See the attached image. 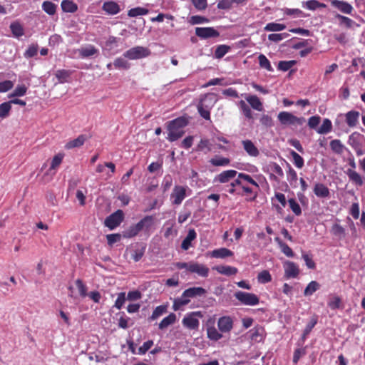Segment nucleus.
Returning a JSON list of instances; mask_svg holds the SVG:
<instances>
[{
  "mask_svg": "<svg viewBox=\"0 0 365 365\" xmlns=\"http://www.w3.org/2000/svg\"><path fill=\"white\" fill-rule=\"evenodd\" d=\"M288 203L291 210L296 216H299L302 215L301 207L294 198L289 199Z\"/></svg>",
  "mask_w": 365,
  "mask_h": 365,
  "instance_id": "nucleus-55",
  "label": "nucleus"
},
{
  "mask_svg": "<svg viewBox=\"0 0 365 365\" xmlns=\"http://www.w3.org/2000/svg\"><path fill=\"white\" fill-rule=\"evenodd\" d=\"M76 286L78 290V292H79V295L81 297H87L88 295V293H87V290H88V288L86 287V285L83 283V282L80 279H78L76 280Z\"/></svg>",
  "mask_w": 365,
  "mask_h": 365,
  "instance_id": "nucleus-62",
  "label": "nucleus"
},
{
  "mask_svg": "<svg viewBox=\"0 0 365 365\" xmlns=\"http://www.w3.org/2000/svg\"><path fill=\"white\" fill-rule=\"evenodd\" d=\"M320 288V284L317 281H312L306 287L304 294L306 297L312 295L316 291Z\"/></svg>",
  "mask_w": 365,
  "mask_h": 365,
  "instance_id": "nucleus-48",
  "label": "nucleus"
},
{
  "mask_svg": "<svg viewBox=\"0 0 365 365\" xmlns=\"http://www.w3.org/2000/svg\"><path fill=\"white\" fill-rule=\"evenodd\" d=\"M196 151H202L207 153L211 150V144L208 139H201L195 148Z\"/></svg>",
  "mask_w": 365,
  "mask_h": 365,
  "instance_id": "nucleus-50",
  "label": "nucleus"
},
{
  "mask_svg": "<svg viewBox=\"0 0 365 365\" xmlns=\"http://www.w3.org/2000/svg\"><path fill=\"white\" fill-rule=\"evenodd\" d=\"M148 13L149 10L148 9L138 6L130 9L128 12V16L129 17L133 18L139 16L147 15Z\"/></svg>",
  "mask_w": 365,
  "mask_h": 365,
  "instance_id": "nucleus-45",
  "label": "nucleus"
},
{
  "mask_svg": "<svg viewBox=\"0 0 365 365\" xmlns=\"http://www.w3.org/2000/svg\"><path fill=\"white\" fill-rule=\"evenodd\" d=\"M203 314L200 311L192 312L186 314L182 320V325L190 330H197L200 327V319Z\"/></svg>",
  "mask_w": 365,
  "mask_h": 365,
  "instance_id": "nucleus-8",
  "label": "nucleus"
},
{
  "mask_svg": "<svg viewBox=\"0 0 365 365\" xmlns=\"http://www.w3.org/2000/svg\"><path fill=\"white\" fill-rule=\"evenodd\" d=\"M259 190V184L248 174L238 173L237 178L229 185L225 186V190L230 195L249 196L250 200L257 197Z\"/></svg>",
  "mask_w": 365,
  "mask_h": 365,
  "instance_id": "nucleus-1",
  "label": "nucleus"
},
{
  "mask_svg": "<svg viewBox=\"0 0 365 365\" xmlns=\"http://www.w3.org/2000/svg\"><path fill=\"white\" fill-rule=\"evenodd\" d=\"M191 192V189L187 185H175L170 194V201L173 205H179Z\"/></svg>",
  "mask_w": 365,
  "mask_h": 365,
  "instance_id": "nucleus-7",
  "label": "nucleus"
},
{
  "mask_svg": "<svg viewBox=\"0 0 365 365\" xmlns=\"http://www.w3.org/2000/svg\"><path fill=\"white\" fill-rule=\"evenodd\" d=\"M332 130V123L329 118H324L322 124L317 129L319 134H327Z\"/></svg>",
  "mask_w": 365,
  "mask_h": 365,
  "instance_id": "nucleus-43",
  "label": "nucleus"
},
{
  "mask_svg": "<svg viewBox=\"0 0 365 365\" xmlns=\"http://www.w3.org/2000/svg\"><path fill=\"white\" fill-rule=\"evenodd\" d=\"M175 267L179 269H185L190 273H195L202 277H207L210 271L206 265L193 261L189 262H177L175 263Z\"/></svg>",
  "mask_w": 365,
  "mask_h": 365,
  "instance_id": "nucleus-5",
  "label": "nucleus"
},
{
  "mask_svg": "<svg viewBox=\"0 0 365 365\" xmlns=\"http://www.w3.org/2000/svg\"><path fill=\"white\" fill-rule=\"evenodd\" d=\"M217 327L222 333H229L233 328V320L230 316L220 317L217 321Z\"/></svg>",
  "mask_w": 365,
  "mask_h": 365,
  "instance_id": "nucleus-17",
  "label": "nucleus"
},
{
  "mask_svg": "<svg viewBox=\"0 0 365 365\" xmlns=\"http://www.w3.org/2000/svg\"><path fill=\"white\" fill-rule=\"evenodd\" d=\"M168 307L166 305H160L155 307L151 316L148 318L150 321H154L167 312Z\"/></svg>",
  "mask_w": 365,
  "mask_h": 365,
  "instance_id": "nucleus-44",
  "label": "nucleus"
},
{
  "mask_svg": "<svg viewBox=\"0 0 365 365\" xmlns=\"http://www.w3.org/2000/svg\"><path fill=\"white\" fill-rule=\"evenodd\" d=\"M278 120L283 125H302L305 119L303 117H297L292 113L282 111L278 114Z\"/></svg>",
  "mask_w": 365,
  "mask_h": 365,
  "instance_id": "nucleus-9",
  "label": "nucleus"
},
{
  "mask_svg": "<svg viewBox=\"0 0 365 365\" xmlns=\"http://www.w3.org/2000/svg\"><path fill=\"white\" fill-rule=\"evenodd\" d=\"M61 6L62 10L66 13H74L78 10V5L71 0H63Z\"/></svg>",
  "mask_w": 365,
  "mask_h": 365,
  "instance_id": "nucleus-36",
  "label": "nucleus"
},
{
  "mask_svg": "<svg viewBox=\"0 0 365 365\" xmlns=\"http://www.w3.org/2000/svg\"><path fill=\"white\" fill-rule=\"evenodd\" d=\"M234 296L243 305L255 306L259 303V298L253 293L237 291Z\"/></svg>",
  "mask_w": 365,
  "mask_h": 365,
  "instance_id": "nucleus-10",
  "label": "nucleus"
},
{
  "mask_svg": "<svg viewBox=\"0 0 365 365\" xmlns=\"http://www.w3.org/2000/svg\"><path fill=\"white\" fill-rule=\"evenodd\" d=\"M231 47L230 46L222 44L216 47L214 56L217 59H220L224 57L230 51Z\"/></svg>",
  "mask_w": 365,
  "mask_h": 365,
  "instance_id": "nucleus-40",
  "label": "nucleus"
},
{
  "mask_svg": "<svg viewBox=\"0 0 365 365\" xmlns=\"http://www.w3.org/2000/svg\"><path fill=\"white\" fill-rule=\"evenodd\" d=\"M284 269V277L287 279L296 278L299 274V266L291 261H286L283 264Z\"/></svg>",
  "mask_w": 365,
  "mask_h": 365,
  "instance_id": "nucleus-15",
  "label": "nucleus"
},
{
  "mask_svg": "<svg viewBox=\"0 0 365 365\" xmlns=\"http://www.w3.org/2000/svg\"><path fill=\"white\" fill-rule=\"evenodd\" d=\"M206 290L202 287H193L185 289L180 297L174 299L173 309L174 311H178L182 309L184 306L187 305L191 299L204 296Z\"/></svg>",
  "mask_w": 365,
  "mask_h": 365,
  "instance_id": "nucleus-4",
  "label": "nucleus"
},
{
  "mask_svg": "<svg viewBox=\"0 0 365 365\" xmlns=\"http://www.w3.org/2000/svg\"><path fill=\"white\" fill-rule=\"evenodd\" d=\"M176 322V315L174 313H170L168 316L165 317L159 324V329L163 330L170 325L173 324Z\"/></svg>",
  "mask_w": 365,
  "mask_h": 365,
  "instance_id": "nucleus-41",
  "label": "nucleus"
},
{
  "mask_svg": "<svg viewBox=\"0 0 365 365\" xmlns=\"http://www.w3.org/2000/svg\"><path fill=\"white\" fill-rule=\"evenodd\" d=\"M245 99L253 109H255L257 111L263 110L264 108H263L262 103L261 102L260 99L257 96L247 95L245 96Z\"/></svg>",
  "mask_w": 365,
  "mask_h": 365,
  "instance_id": "nucleus-31",
  "label": "nucleus"
},
{
  "mask_svg": "<svg viewBox=\"0 0 365 365\" xmlns=\"http://www.w3.org/2000/svg\"><path fill=\"white\" fill-rule=\"evenodd\" d=\"M197 237V234L195 230L191 229L188 231V233L185 238L183 240L181 244V247L184 250H187L192 246V242Z\"/></svg>",
  "mask_w": 365,
  "mask_h": 365,
  "instance_id": "nucleus-34",
  "label": "nucleus"
},
{
  "mask_svg": "<svg viewBox=\"0 0 365 365\" xmlns=\"http://www.w3.org/2000/svg\"><path fill=\"white\" fill-rule=\"evenodd\" d=\"M276 242H278V245L281 249V251L288 257H292L294 256V252L291 247L288 246L286 243L283 242L279 237L275 238Z\"/></svg>",
  "mask_w": 365,
  "mask_h": 365,
  "instance_id": "nucleus-52",
  "label": "nucleus"
},
{
  "mask_svg": "<svg viewBox=\"0 0 365 365\" xmlns=\"http://www.w3.org/2000/svg\"><path fill=\"white\" fill-rule=\"evenodd\" d=\"M233 255V252L230 250L225 247L215 249L207 254V256L217 259H225L226 257H232Z\"/></svg>",
  "mask_w": 365,
  "mask_h": 365,
  "instance_id": "nucleus-22",
  "label": "nucleus"
},
{
  "mask_svg": "<svg viewBox=\"0 0 365 365\" xmlns=\"http://www.w3.org/2000/svg\"><path fill=\"white\" fill-rule=\"evenodd\" d=\"M210 20L202 16H192L190 17L188 22L192 25L201 24L205 23H208Z\"/></svg>",
  "mask_w": 365,
  "mask_h": 365,
  "instance_id": "nucleus-64",
  "label": "nucleus"
},
{
  "mask_svg": "<svg viewBox=\"0 0 365 365\" xmlns=\"http://www.w3.org/2000/svg\"><path fill=\"white\" fill-rule=\"evenodd\" d=\"M28 88L24 85H17L15 89L11 93L9 94V98H14V97H21L26 95L27 92Z\"/></svg>",
  "mask_w": 365,
  "mask_h": 365,
  "instance_id": "nucleus-47",
  "label": "nucleus"
},
{
  "mask_svg": "<svg viewBox=\"0 0 365 365\" xmlns=\"http://www.w3.org/2000/svg\"><path fill=\"white\" fill-rule=\"evenodd\" d=\"M150 53L149 48L138 46L130 48L124 53L123 56L130 60H135L148 57Z\"/></svg>",
  "mask_w": 365,
  "mask_h": 365,
  "instance_id": "nucleus-11",
  "label": "nucleus"
},
{
  "mask_svg": "<svg viewBox=\"0 0 365 365\" xmlns=\"http://www.w3.org/2000/svg\"><path fill=\"white\" fill-rule=\"evenodd\" d=\"M336 18H337L339 20L340 25H343L346 28H351L355 24V22L350 18L340 14H337L336 16Z\"/></svg>",
  "mask_w": 365,
  "mask_h": 365,
  "instance_id": "nucleus-63",
  "label": "nucleus"
},
{
  "mask_svg": "<svg viewBox=\"0 0 365 365\" xmlns=\"http://www.w3.org/2000/svg\"><path fill=\"white\" fill-rule=\"evenodd\" d=\"M10 29L14 36L19 38L24 34L23 26L19 21H14L10 25Z\"/></svg>",
  "mask_w": 365,
  "mask_h": 365,
  "instance_id": "nucleus-38",
  "label": "nucleus"
},
{
  "mask_svg": "<svg viewBox=\"0 0 365 365\" xmlns=\"http://www.w3.org/2000/svg\"><path fill=\"white\" fill-rule=\"evenodd\" d=\"M330 148L331 150L336 154H341L344 150V145L340 140L334 139L330 142Z\"/></svg>",
  "mask_w": 365,
  "mask_h": 365,
  "instance_id": "nucleus-49",
  "label": "nucleus"
},
{
  "mask_svg": "<svg viewBox=\"0 0 365 365\" xmlns=\"http://www.w3.org/2000/svg\"><path fill=\"white\" fill-rule=\"evenodd\" d=\"M72 72L69 70L60 69L56 71L55 76L59 83L68 82Z\"/></svg>",
  "mask_w": 365,
  "mask_h": 365,
  "instance_id": "nucleus-37",
  "label": "nucleus"
},
{
  "mask_svg": "<svg viewBox=\"0 0 365 365\" xmlns=\"http://www.w3.org/2000/svg\"><path fill=\"white\" fill-rule=\"evenodd\" d=\"M209 163L215 167H225L230 164V159L221 155H215Z\"/></svg>",
  "mask_w": 365,
  "mask_h": 365,
  "instance_id": "nucleus-32",
  "label": "nucleus"
},
{
  "mask_svg": "<svg viewBox=\"0 0 365 365\" xmlns=\"http://www.w3.org/2000/svg\"><path fill=\"white\" fill-rule=\"evenodd\" d=\"M331 232L334 235L340 238L345 235V229L338 223H335L332 225Z\"/></svg>",
  "mask_w": 365,
  "mask_h": 365,
  "instance_id": "nucleus-60",
  "label": "nucleus"
},
{
  "mask_svg": "<svg viewBox=\"0 0 365 365\" xmlns=\"http://www.w3.org/2000/svg\"><path fill=\"white\" fill-rule=\"evenodd\" d=\"M302 6L304 9L310 11H316L318 9H323L327 7L325 4L322 3L317 0H309L307 1H303L302 3Z\"/></svg>",
  "mask_w": 365,
  "mask_h": 365,
  "instance_id": "nucleus-33",
  "label": "nucleus"
},
{
  "mask_svg": "<svg viewBox=\"0 0 365 365\" xmlns=\"http://www.w3.org/2000/svg\"><path fill=\"white\" fill-rule=\"evenodd\" d=\"M258 63L261 68L267 71L272 72L274 71L269 60L262 53L258 56Z\"/></svg>",
  "mask_w": 365,
  "mask_h": 365,
  "instance_id": "nucleus-42",
  "label": "nucleus"
},
{
  "mask_svg": "<svg viewBox=\"0 0 365 365\" xmlns=\"http://www.w3.org/2000/svg\"><path fill=\"white\" fill-rule=\"evenodd\" d=\"M331 4L339 9L341 12L346 14H351L353 11V6L346 1L340 0H328Z\"/></svg>",
  "mask_w": 365,
  "mask_h": 365,
  "instance_id": "nucleus-20",
  "label": "nucleus"
},
{
  "mask_svg": "<svg viewBox=\"0 0 365 365\" xmlns=\"http://www.w3.org/2000/svg\"><path fill=\"white\" fill-rule=\"evenodd\" d=\"M317 323V317H312L309 322L307 324L302 334V339L303 340H305L307 336L309 334V333L312 331V329L315 327V325Z\"/></svg>",
  "mask_w": 365,
  "mask_h": 365,
  "instance_id": "nucleus-57",
  "label": "nucleus"
},
{
  "mask_svg": "<svg viewBox=\"0 0 365 365\" xmlns=\"http://www.w3.org/2000/svg\"><path fill=\"white\" fill-rule=\"evenodd\" d=\"M359 111L351 110L346 113L338 114L334 120V124L338 129L347 133L349 130L346 128V125L349 128H356L359 125Z\"/></svg>",
  "mask_w": 365,
  "mask_h": 365,
  "instance_id": "nucleus-2",
  "label": "nucleus"
},
{
  "mask_svg": "<svg viewBox=\"0 0 365 365\" xmlns=\"http://www.w3.org/2000/svg\"><path fill=\"white\" fill-rule=\"evenodd\" d=\"M123 220V212L122 210H118L106 217L105 220V225L110 230H113L120 225Z\"/></svg>",
  "mask_w": 365,
  "mask_h": 365,
  "instance_id": "nucleus-14",
  "label": "nucleus"
},
{
  "mask_svg": "<svg viewBox=\"0 0 365 365\" xmlns=\"http://www.w3.org/2000/svg\"><path fill=\"white\" fill-rule=\"evenodd\" d=\"M284 14L287 16H292L294 17H307V15L305 14L302 10L299 9H289L285 8L284 10Z\"/></svg>",
  "mask_w": 365,
  "mask_h": 365,
  "instance_id": "nucleus-56",
  "label": "nucleus"
},
{
  "mask_svg": "<svg viewBox=\"0 0 365 365\" xmlns=\"http://www.w3.org/2000/svg\"><path fill=\"white\" fill-rule=\"evenodd\" d=\"M238 172L235 170H227L215 175L213 182L215 183L226 184L234 180L237 176Z\"/></svg>",
  "mask_w": 365,
  "mask_h": 365,
  "instance_id": "nucleus-13",
  "label": "nucleus"
},
{
  "mask_svg": "<svg viewBox=\"0 0 365 365\" xmlns=\"http://www.w3.org/2000/svg\"><path fill=\"white\" fill-rule=\"evenodd\" d=\"M212 269L216 270L219 274L228 277L235 275L238 272V269L236 267L229 265H218L214 267Z\"/></svg>",
  "mask_w": 365,
  "mask_h": 365,
  "instance_id": "nucleus-29",
  "label": "nucleus"
},
{
  "mask_svg": "<svg viewBox=\"0 0 365 365\" xmlns=\"http://www.w3.org/2000/svg\"><path fill=\"white\" fill-rule=\"evenodd\" d=\"M56 5L49 1H46L42 4L43 10L48 15H53L56 11Z\"/></svg>",
  "mask_w": 365,
  "mask_h": 365,
  "instance_id": "nucleus-54",
  "label": "nucleus"
},
{
  "mask_svg": "<svg viewBox=\"0 0 365 365\" xmlns=\"http://www.w3.org/2000/svg\"><path fill=\"white\" fill-rule=\"evenodd\" d=\"M245 152L251 157H257L259 155L258 148L250 140H245L242 141Z\"/></svg>",
  "mask_w": 365,
  "mask_h": 365,
  "instance_id": "nucleus-27",
  "label": "nucleus"
},
{
  "mask_svg": "<svg viewBox=\"0 0 365 365\" xmlns=\"http://www.w3.org/2000/svg\"><path fill=\"white\" fill-rule=\"evenodd\" d=\"M140 232V230L136 223L123 232V237L125 238H132L136 236Z\"/></svg>",
  "mask_w": 365,
  "mask_h": 365,
  "instance_id": "nucleus-53",
  "label": "nucleus"
},
{
  "mask_svg": "<svg viewBox=\"0 0 365 365\" xmlns=\"http://www.w3.org/2000/svg\"><path fill=\"white\" fill-rule=\"evenodd\" d=\"M257 280L259 283L266 284L272 281V276L269 271L263 270L258 274Z\"/></svg>",
  "mask_w": 365,
  "mask_h": 365,
  "instance_id": "nucleus-59",
  "label": "nucleus"
},
{
  "mask_svg": "<svg viewBox=\"0 0 365 365\" xmlns=\"http://www.w3.org/2000/svg\"><path fill=\"white\" fill-rule=\"evenodd\" d=\"M313 192L319 198L327 199L330 197V190L328 187L323 183H316L314 186Z\"/></svg>",
  "mask_w": 365,
  "mask_h": 365,
  "instance_id": "nucleus-19",
  "label": "nucleus"
},
{
  "mask_svg": "<svg viewBox=\"0 0 365 365\" xmlns=\"http://www.w3.org/2000/svg\"><path fill=\"white\" fill-rule=\"evenodd\" d=\"M237 105L246 118L252 119L253 118L252 110L245 101L241 100Z\"/></svg>",
  "mask_w": 365,
  "mask_h": 365,
  "instance_id": "nucleus-39",
  "label": "nucleus"
},
{
  "mask_svg": "<svg viewBox=\"0 0 365 365\" xmlns=\"http://www.w3.org/2000/svg\"><path fill=\"white\" fill-rule=\"evenodd\" d=\"M120 39L115 36H109L102 46V49L106 56H113L120 51L119 42Z\"/></svg>",
  "mask_w": 365,
  "mask_h": 365,
  "instance_id": "nucleus-12",
  "label": "nucleus"
},
{
  "mask_svg": "<svg viewBox=\"0 0 365 365\" xmlns=\"http://www.w3.org/2000/svg\"><path fill=\"white\" fill-rule=\"evenodd\" d=\"M286 29V25L277 22L268 23L264 28L265 31H281Z\"/></svg>",
  "mask_w": 365,
  "mask_h": 365,
  "instance_id": "nucleus-46",
  "label": "nucleus"
},
{
  "mask_svg": "<svg viewBox=\"0 0 365 365\" xmlns=\"http://www.w3.org/2000/svg\"><path fill=\"white\" fill-rule=\"evenodd\" d=\"M64 156L65 154L63 153H58L56 155H55L52 158L51 166L48 171L51 173L53 175L56 174V170L62 163Z\"/></svg>",
  "mask_w": 365,
  "mask_h": 365,
  "instance_id": "nucleus-30",
  "label": "nucleus"
},
{
  "mask_svg": "<svg viewBox=\"0 0 365 365\" xmlns=\"http://www.w3.org/2000/svg\"><path fill=\"white\" fill-rule=\"evenodd\" d=\"M341 300L338 296H331L328 301V306L331 309L335 310L341 306Z\"/></svg>",
  "mask_w": 365,
  "mask_h": 365,
  "instance_id": "nucleus-58",
  "label": "nucleus"
},
{
  "mask_svg": "<svg viewBox=\"0 0 365 365\" xmlns=\"http://www.w3.org/2000/svg\"><path fill=\"white\" fill-rule=\"evenodd\" d=\"M154 217L151 215H147L140 220L137 224L140 231L144 230L145 232L149 233L152 227L154 225Z\"/></svg>",
  "mask_w": 365,
  "mask_h": 365,
  "instance_id": "nucleus-25",
  "label": "nucleus"
},
{
  "mask_svg": "<svg viewBox=\"0 0 365 365\" xmlns=\"http://www.w3.org/2000/svg\"><path fill=\"white\" fill-rule=\"evenodd\" d=\"M188 119L185 116L178 117L167 123L168 137L167 139L170 142H174L185 133L184 128L188 125Z\"/></svg>",
  "mask_w": 365,
  "mask_h": 365,
  "instance_id": "nucleus-3",
  "label": "nucleus"
},
{
  "mask_svg": "<svg viewBox=\"0 0 365 365\" xmlns=\"http://www.w3.org/2000/svg\"><path fill=\"white\" fill-rule=\"evenodd\" d=\"M272 203L278 212L282 211V208L287 205L285 195L282 192H275L274 196L272 197Z\"/></svg>",
  "mask_w": 365,
  "mask_h": 365,
  "instance_id": "nucleus-18",
  "label": "nucleus"
},
{
  "mask_svg": "<svg viewBox=\"0 0 365 365\" xmlns=\"http://www.w3.org/2000/svg\"><path fill=\"white\" fill-rule=\"evenodd\" d=\"M296 64V61H281L278 63L277 68L282 71H287Z\"/></svg>",
  "mask_w": 365,
  "mask_h": 365,
  "instance_id": "nucleus-61",
  "label": "nucleus"
},
{
  "mask_svg": "<svg viewBox=\"0 0 365 365\" xmlns=\"http://www.w3.org/2000/svg\"><path fill=\"white\" fill-rule=\"evenodd\" d=\"M207 98V96H205V97L202 98L199 103L197 104V108L198 113H200L202 118H203L205 120H210L211 106H208L207 105L205 104V101H206Z\"/></svg>",
  "mask_w": 365,
  "mask_h": 365,
  "instance_id": "nucleus-21",
  "label": "nucleus"
},
{
  "mask_svg": "<svg viewBox=\"0 0 365 365\" xmlns=\"http://www.w3.org/2000/svg\"><path fill=\"white\" fill-rule=\"evenodd\" d=\"M87 140L86 135H80L76 139L70 140L65 144V149L71 150L81 147Z\"/></svg>",
  "mask_w": 365,
  "mask_h": 365,
  "instance_id": "nucleus-26",
  "label": "nucleus"
},
{
  "mask_svg": "<svg viewBox=\"0 0 365 365\" xmlns=\"http://www.w3.org/2000/svg\"><path fill=\"white\" fill-rule=\"evenodd\" d=\"M290 155L292 158V163L294 166L297 168H302L304 165V160L303 158L294 150L290 151Z\"/></svg>",
  "mask_w": 365,
  "mask_h": 365,
  "instance_id": "nucleus-51",
  "label": "nucleus"
},
{
  "mask_svg": "<svg viewBox=\"0 0 365 365\" xmlns=\"http://www.w3.org/2000/svg\"><path fill=\"white\" fill-rule=\"evenodd\" d=\"M347 143L354 149L357 156L365 153V138L360 133H352L349 136Z\"/></svg>",
  "mask_w": 365,
  "mask_h": 365,
  "instance_id": "nucleus-6",
  "label": "nucleus"
},
{
  "mask_svg": "<svg viewBox=\"0 0 365 365\" xmlns=\"http://www.w3.org/2000/svg\"><path fill=\"white\" fill-rule=\"evenodd\" d=\"M195 34L203 39L215 38L220 36V33L212 27H197Z\"/></svg>",
  "mask_w": 365,
  "mask_h": 365,
  "instance_id": "nucleus-16",
  "label": "nucleus"
},
{
  "mask_svg": "<svg viewBox=\"0 0 365 365\" xmlns=\"http://www.w3.org/2000/svg\"><path fill=\"white\" fill-rule=\"evenodd\" d=\"M78 53L81 58H85L98 54L99 51L93 45L89 44L79 48Z\"/></svg>",
  "mask_w": 365,
  "mask_h": 365,
  "instance_id": "nucleus-28",
  "label": "nucleus"
},
{
  "mask_svg": "<svg viewBox=\"0 0 365 365\" xmlns=\"http://www.w3.org/2000/svg\"><path fill=\"white\" fill-rule=\"evenodd\" d=\"M210 320L207 322L206 331H207V338L211 341H217L222 338V334L220 331V330H217L215 327L214 326V322H212V324H209Z\"/></svg>",
  "mask_w": 365,
  "mask_h": 365,
  "instance_id": "nucleus-23",
  "label": "nucleus"
},
{
  "mask_svg": "<svg viewBox=\"0 0 365 365\" xmlns=\"http://www.w3.org/2000/svg\"><path fill=\"white\" fill-rule=\"evenodd\" d=\"M346 174L349 180L357 186H361L364 184L363 178L356 171L352 169H348Z\"/></svg>",
  "mask_w": 365,
  "mask_h": 365,
  "instance_id": "nucleus-35",
  "label": "nucleus"
},
{
  "mask_svg": "<svg viewBox=\"0 0 365 365\" xmlns=\"http://www.w3.org/2000/svg\"><path fill=\"white\" fill-rule=\"evenodd\" d=\"M102 9L108 15H115L120 11L118 4L113 0L104 2Z\"/></svg>",
  "mask_w": 365,
  "mask_h": 365,
  "instance_id": "nucleus-24",
  "label": "nucleus"
}]
</instances>
